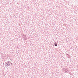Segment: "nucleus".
I'll use <instances>...</instances> for the list:
<instances>
[{
  "instance_id": "obj_2",
  "label": "nucleus",
  "mask_w": 78,
  "mask_h": 78,
  "mask_svg": "<svg viewBox=\"0 0 78 78\" xmlns=\"http://www.w3.org/2000/svg\"><path fill=\"white\" fill-rule=\"evenodd\" d=\"M54 44L55 46V47H57V43H56V42L54 43Z\"/></svg>"
},
{
  "instance_id": "obj_1",
  "label": "nucleus",
  "mask_w": 78,
  "mask_h": 78,
  "mask_svg": "<svg viewBox=\"0 0 78 78\" xmlns=\"http://www.w3.org/2000/svg\"><path fill=\"white\" fill-rule=\"evenodd\" d=\"M5 64L7 65L8 66H9V65L10 66H11V65H12V63L9 61H8L7 62H6Z\"/></svg>"
}]
</instances>
